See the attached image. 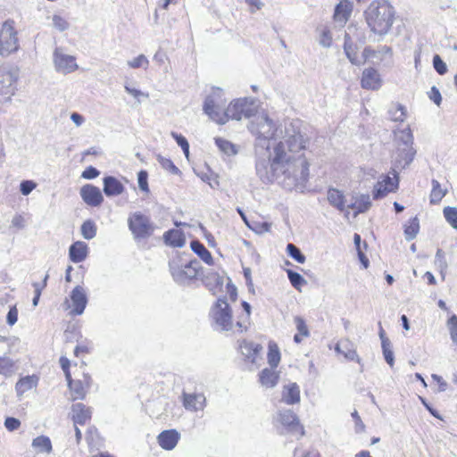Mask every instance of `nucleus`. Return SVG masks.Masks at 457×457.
<instances>
[{
  "label": "nucleus",
  "instance_id": "bf43d9fd",
  "mask_svg": "<svg viewBox=\"0 0 457 457\" xmlns=\"http://www.w3.org/2000/svg\"><path fill=\"white\" fill-rule=\"evenodd\" d=\"M124 88H125V90H126V92L128 94L131 95L132 96L137 98L138 101H139L140 97H145V98H148L149 97V94L148 93L142 92L141 90L137 89L135 87H130L128 85H125Z\"/></svg>",
  "mask_w": 457,
  "mask_h": 457
},
{
  "label": "nucleus",
  "instance_id": "680f3d73",
  "mask_svg": "<svg viewBox=\"0 0 457 457\" xmlns=\"http://www.w3.org/2000/svg\"><path fill=\"white\" fill-rule=\"evenodd\" d=\"M18 320V310L16 306H12L10 308L7 316H6V321L10 326L14 325L17 322Z\"/></svg>",
  "mask_w": 457,
  "mask_h": 457
},
{
  "label": "nucleus",
  "instance_id": "393cba45",
  "mask_svg": "<svg viewBox=\"0 0 457 457\" xmlns=\"http://www.w3.org/2000/svg\"><path fill=\"white\" fill-rule=\"evenodd\" d=\"M282 399L287 404H295L300 402V389L296 383H291L284 386Z\"/></svg>",
  "mask_w": 457,
  "mask_h": 457
},
{
  "label": "nucleus",
  "instance_id": "4c0bfd02",
  "mask_svg": "<svg viewBox=\"0 0 457 457\" xmlns=\"http://www.w3.org/2000/svg\"><path fill=\"white\" fill-rule=\"evenodd\" d=\"M80 232L85 239H93L96 235V226L95 222L91 220L84 221L81 225Z\"/></svg>",
  "mask_w": 457,
  "mask_h": 457
},
{
  "label": "nucleus",
  "instance_id": "0e129e2a",
  "mask_svg": "<svg viewBox=\"0 0 457 457\" xmlns=\"http://www.w3.org/2000/svg\"><path fill=\"white\" fill-rule=\"evenodd\" d=\"M49 276L48 274H46L43 279V282L42 283H39V282H34L33 283V287L35 289V295H41V293H42V290L46 287L47 285V279H48Z\"/></svg>",
  "mask_w": 457,
  "mask_h": 457
},
{
  "label": "nucleus",
  "instance_id": "58836bf2",
  "mask_svg": "<svg viewBox=\"0 0 457 457\" xmlns=\"http://www.w3.org/2000/svg\"><path fill=\"white\" fill-rule=\"evenodd\" d=\"M393 177H390L389 175L383 176L381 180H378V182H383L385 187L389 190V192H394L398 188V173L395 170V169H393L392 171Z\"/></svg>",
  "mask_w": 457,
  "mask_h": 457
},
{
  "label": "nucleus",
  "instance_id": "a211bd4d",
  "mask_svg": "<svg viewBox=\"0 0 457 457\" xmlns=\"http://www.w3.org/2000/svg\"><path fill=\"white\" fill-rule=\"evenodd\" d=\"M183 404L187 410L197 411L203 410L205 405V397L202 394H183Z\"/></svg>",
  "mask_w": 457,
  "mask_h": 457
},
{
  "label": "nucleus",
  "instance_id": "de8ad7c7",
  "mask_svg": "<svg viewBox=\"0 0 457 457\" xmlns=\"http://www.w3.org/2000/svg\"><path fill=\"white\" fill-rule=\"evenodd\" d=\"M127 63L132 69H137V68H141V67H144L145 69H146V67L148 66L149 61L145 54H141L137 57L128 61Z\"/></svg>",
  "mask_w": 457,
  "mask_h": 457
},
{
  "label": "nucleus",
  "instance_id": "0eeeda50",
  "mask_svg": "<svg viewBox=\"0 0 457 457\" xmlns=\"http://www.w3.org/2000/svg\"><path fill=\"white\" fill-rule=\"evenodd\" d=\"M169 266L173 279L179 284H185L195 278L201 267L196 259L189 261L185 265H179L173 260L170 262Z\"/></svg>",
  "mask_w": 457,
  "mask_h": 457
},
{
  "label": "nucleus",
  "instance_id": "8fccbe9b",
  "mask_svg": "<svg viewBox=\"0 0 457 457\" xmlns=\"http://www.w3.org/2000/svg\"><path fill=\"white\" fill-rule=\"evenodd\" d=\"M53 26L60 32H63L70 28L69 22L62 16L54 14L52 18Z\"/></svg>",
  "mask_w": 457,
  "mask_h": 457
},
{
  "label": "nucleus",
  "instance_id": "423d86ee",
  "mask_svg": "<svg viewBox=\"0 0 457 457\" xmlns=\"http://www.w3.org/2000/svg\"><path fill=\"white\" fill-rule=\"evenodd\" d=\"M128 225L135 239L147 238L154 230L150 218L139 212H136L129 217Z\"/></svg>",
  "mask_w": 457,
  "mask_h": 457
},
{
  "label": "nucleus",
  "instance_id": "f8f14e48",
  "mask_svg": "<svg viewBox=\"0 0 457 457\" xmlns=\"http://www.w3.org/2000/svg\"><path fill=\"white\" fill-rule=\"evenodd\" d=\"M79 195L86 204L91 207H97L104 202V196L101 190L91 184H86L81 187Z\"/></svg>",
  "mask_w": 457,
  "mask_h": 457
},
{
  "label": "nucleus",
  "instance_id": "79ce46f5",
  "mask_svg": "<svg viewBox=\"0 0 457 457\" xmlns=\"http://www.w3.org/2000/svg\"><path fill=\"white\" fill-rule=\"evenodd\" d=\"M287 274L291 285L297 290H301V287L307 283L304 278L292 270H287Z\"/></svg>",
  "mask_w": 457,
  "mask_h": 457
},
{
  "label": "nucleus",
  "instance_id": "5701e85b",
  "mask_svg": "<svg viewBox=\"0 0 457 457\" xmlns=\"http://www.w3.org/2000/svg\"><path fill=\"white\" fill-rule=\"evenodd\" d=\"M72 420L74 424L84 425L91 418V411L83 403L72 405Z\"/></svg>",
  "mask_w": 457,
  "mask_h": 457
},
{
  "label": "nucleus",
  "instance_id": "4468645a",
  "mask_svg": "<svg viewBox=\"0 0 457 457\" xmlns=\"http://www.w3.org/2000/svg\"><path fill=\"white\" fill-rule=\"evenodd\" d=\"M280 423L291 432H298L301 436L304 435V428L301 425L296 414L291 410H283L278 413Z\"/></svg>",
  "mask_w": 457,
  "mask_h": 457
},
{
  "label": "nucleus",
  "instance_id": "e433bc0d",
  "mask_svg": "<svg viewBox=\"0 0 457 457\" xmlns=\"http://www.w3.org/2000/svg\"><path fill=\"white\" fill-rule=\"evenodd\" d=\"M242 307L244 311L245 312V317L241 318L236 323V328H237V331L242 333L247 329L248 324H249V319L251 314V305L245 302H242Z\"/></svg>",
  "mask_w": 457,
  "mask_h": 457
},
{
  "label": "nucleus",
  "instance_id": "a19ab883",
  "mask_svg": "<svg viewBox=\"0 0 457 457\" xmlns=\"http://www.w3.org/2000/svg\"><path fill=\"white\" fill-rule=\"evenodd\" d=\"M280 361V353L278 347L275 344H270L268 353V362L270 368L275 369Z\"/></svg>",
  "mask_w": 457,
  "mask_h": 457
},
{
  "label": "nucleus",
  "instance_id": "338daca9",
  "mask_svg": "<svg viewBox=\"0 0 457 457\" xmlns=\"http://www.w3.org/2000/svg\"><path fill=\"white\" fill-rule=\"evenodd\" d=\"M431 377L433 380L436 381L439 385V392H445L447 389V383L443 379L441 376L433 374Z\"/></svg>",
  "mask_w": 457,
  "mask_h": 457
},
{
  "label": "nucleus",
  "instance_id": "72a5a7b5",
  "mask_svg": "<svg viewBox=\"0 0 457 457\" xmlns=\"http://www.w3.org/2000/svg\"><path fill=\"white\" fill-rule=\"evenodd\" d=\"M420 229V222L417 217L411 219L408 224L404 225V237L407 241L416 237Z\"/></svg>",
  "mask_w": 457,
  "mask_h": 457
},
{
  "label": "nucleus",
  "instance_id": "ddd939ff",
  "mask_svg": "<svg viewBox=\"0 0 457 457\" xmlns=\"http://www.w3.org/2000/svg\"><path fill=\"white\" fill-rule=\"evenodd\" d=\"M204 112L210 117V119L219 124H225L228 121V118H226V112L222 111L221 107L216 104L214 97L212 96H208L205 98Z\"/></svg>",
  "mask_w": 457,
  "mask_h": 457
},
{
  "label": "nucleus",
  "instance_id": "b1692460",
  "mask_svg": "<svg viewBox=\"0 0 457 457\" xmlns=\"http://www.w3.org/2000/svg\"><path fill=\"white\" fill-rule=\"evenodd\" d=\"M91 378L85 375L84 382L80 380L70 381V390L73 395V399H83L86 395V387H89Z\"/></svg>",
  "mask_w": 457,
  "mask_h": 457
},
{
  "label": "nucleus",
  "instance_id": "3c124183",
  "mask_svg": "<svg viewBox=\"0 0 457 457\" xmlns=\"http://www.w3.org/2000/svg\"><path fill=\"white\" fill-rule=\"evenodd\" d=\"M433 66L436 72L440 75H444L447 71L446 63L441 59L438 54L433 57Z\"/></svg>",
  "mask_w": 457,
  "mask_h": 457
},
{
  "label": "nucleus",
  "instance_id": "f257e3e1",
  "mask_svg": "<svg viewBox=\"0 0 457 457\" xmlns=\"http://www.w3.org/2000/svg\"><path fill=\"white\" fill-rule=\"evenodd\" d=\"M248 129L265 148L263 156L258 154L255 164L263 183L277 181L292 189L308 180L309 162L304 154L308 138L302 134L299 120H286L282 129L263 113L255 117Z\"/></svg>",
  "mask_w": 457,
  "mask_h": 457
},
{
  "label": "nucleus",
  "instance_id": "13d9d810",
  "mask_svg": "<svg viewBox=\"0 0 457 457\" xmlns=\"http://www.w3.org/2000/svg\"><path fill=\"white\" fill-rule=\"evenodd\" d=\"M100 171L96 168L93 166H88L83 170L81 177L85 179H93L98 177Z\"/></svg>",
  "mask_w": 457,
  "mask_h": 457
},
{
  "label": "nucleus",
  "instance_id": "4be33fe9",
  "mask_svg": "<svg viewBox=\"0 0 457 457\" xmlns=\"http://www.w3.org/2000/svg\"><path fill=\"white\" fill-rule=\"evenodd\" d=\"M335 350L342 353L345 358L348 361H356L358 363H361V359L358 356L356 350L352 347V343L348 340H342L337 344Z\"/></svg>",
  "mask_w": 457,
  "mask_h": 457
},
{
  "label": "nucleus",
  "instance_id": "37998d69",
  "mask_svg": "<svg viewBox=\"0 0 457 457\" xmlns=\"http://www.w3.org/2000/svg\"><path fill=\"white\" fill-rule=\"evenodd\" d=\"M216 145L219 147V149L223 152L224 154L228 155H233L237 154L236 145L232 144L231 142L218 137L215 139Z\"/></svg>",
  "mask_w": 457,
  "mask_h": 457
},
{
  "label": "nucleus",
  "instance_id": "412c9836",
  "mask_svg": "<svg viewBox=\"0 0 457 457\" xmlns=\"http://www.w3.org/2000/svg\"><path fill=\"white\" fill-rule=\"evenodd\" d=\"M88 253L87 245L83 241L73 243L69 248V256L71 262L79 263L83 262Z\"/></svg>",
  "mask_w": 457,
  "mask_h": 457
},
{
  "label": "nucleus",
  "instance_id": "a18cd8bd",
  "mask_svg": "<svg viewBox=\"0 0 457 457\" xmlns=\"http://www.w3.org/2000/svg\"><path fill=\"white\" fill-rule=\"evenodd\" d=\"M381 347L385 361L390 367H393L395 363V356L391 342L384 341L383 345H381Z\"/></svg>",
  "mask_w": 457,
  "mask_h": 457
},
{
  "label": "nucleus",
  "instance_id": "39448f33",
  "mask_svg": "<svg viewBox=\"0 0 457 457\" xmlns=\"http://www.w3.org/2000/svg\"><path fill=\"white\" fill-rule=\"evenodd\" d=\"M211 316L214 322V328L219 331H232L234 323L231 309L226 299H218L212 307Z\"/></svg>",
  "mask_w": 457,
  "mask_h": 457
},
{
  "label": "nucleus",
  "instance_id": "f3484780",
  "mask_svg": "<svg viewBox=\"0 0 457 457\" xmlns=\"http://www.w3.org/2000/svg\"><path fill=\"white\" fill-rule=\"evenodd\" d=\"M180 438V434L175 429L164 430L159 434L157 441L159 445L167 451L174 449Z\"/></svg>",
  "mask_w": 457,
  "mask_h": 457
},
{
  "label": "nucleus",
  "instance_id": "69168bd1",
  "mask_svg": "<svg viewBox=\"0 0 457 457\" xmlns=\"http://www.w3.org/2000/svg\"><path fill=\"white\" fill-rule=\"evenodd\" d=\"M171 137L176 140V142L181 148H185V146H187L189 145L187 138L180 134L171 132Z\"/></svg>",
  "mask_w": 457,
  "mask_h": 457
},
{
  "label": "nucleus",
  "instance_id": "c9c22d12",
  "mask_svg": "<svg viewBox=\"0 0 457 457\" xmlns=\"http://www.w3.org/2000/svg\"><path fill=\"white\" fill-rule=\"evenodd\" d=\"M352 12V7L349 4L339 3L335 9L334 17L337 21H346Z\"/></svg>",
  "mask_w": 457,
  "mask_h": 457
},
{
  "label": "nucleus",
  "instance_id": "6ab92c4d",
  "mask_svg": "<svg viewBox=\"0 0 457 457\" xmlns=\"http://www.w3.org/2000/svg\"><path fill=\"white\" fill-rule=\"evenodd\" d=\"M104 193L107 196H116L123 193L124 186L122 183L112 176L104 177L103 179Z\"/></svg>",
  "mask_w": 457,
  "mask_h": 457
},
{
  "label": "nucleus",
  "instance_id": "f03ea898",
  "mask_svg": "<svg viewBox=\"0 0 457 457\" xmlns=\"http://www.w3.org/2000/svg\"><path fill=\"white\" fill-rule=\"evenodd\" d=\"M364 15L370 30L383 37L390 31L394 24L395 11L387 0H374L370 4Z\"/></svg>",
  "mask_w": 457,
  "mask_h": 457
},
{
  "label": "nucleus",
  "instance_id": "2f4dec72",
  "mask_svg": "<svg viewBox=\"0 0 457 457\" xmlns=\"http://www.w3.org/2000/svg\"><path fill=\"white\" fill-rule=\"evenodd\" d=\"M388 115L391 120L403 122L406 119V109L401 104H392L388 110Z\"/></svg>",
  "mask_w": 457,
  "mask_h": 457
},
{
  "label": "nucleus",
  "instance_id": "4d7b16f0",
  "mask_svg": "<svg viewBox=\"0 0 457 457\" xmlns=\"http://www.w3.org/2000/svg\"><path fill=\"white\" fill-rule=\"evenodd\" d=\"M147 178L148 174L145 170H140L137 174L138 187L144 192H149Z\"/></svg>",
  "mask_w": 457,
  "mask_h": 457
},
{
  "label": "nucleus",
  "instance_id": "5fc2aeb1",
  "mask_svg": "<svg viewBox=\"0 0 457 457\" xmlns=\"http://www.w3.org/2000/svg\"><path fill=\"white\" fill-rule=\"evenodd\" d=\"M37 187L33 180H23L20 184V190L23 195H29Z\"/></svg>",
  "mask_w": 457,
  "mask_h": 457
},
{
  "label": "nucleus",
  "instance_id": "e2e57ef3",
  "mask_svg": "<svg viewBox=\"0 0 457 457\" xmlns=\"http://www.w3.org/2000/svg\"><path fill=\"white\" fill-rule=\"evenodd\" d=\"M429 98L436 104L440 105L442 101V96L440 91L434 86L431 87Z\"/></svg>",
  "mask_w": 457,
  "mask_h": 457
},
{
  "label": "nucleus",
  "instance_id": "09e8293b",
  "mask_svg": "<svg viewBox=\"0 0 457 457\" xmlns=\"http://www.w3.org/2000/svg\"><path fill=\"white\" fill-rule=\"evenodd\" d=\"M157 160H158L159 163L161 164V166L164 170L170 171V173L178 174L179 172V168L174 165V163L172 162L171 160L165 158L162 155H158Z\"/></svg>",
  "mask_w": 457,
  "mask_h": 457
},
{
  "label": "nucleus",
  "instance_id": "c756f323",
  "mask_svg": "<svg viewBox=\"0 0 457 457\" xmlns=\"http://www.w3.org/2000/svg\"><path fill=\"white\" fill-rule=\"evenodd\" d=\"M190 247L192 251L196 253L205 263L209 265L213 263V259L211 253L201 242L198 240H193L190 243Z\"/></svg>",
  "mask_w": 457,
  "mask_h": 457
},
{
  "label": "nucleus",
  "instance_id": "20e7f679",
  "mask_svg": "<svg viewBox=\"0 0 457 457\" xmlns=\"http://www.w3.org/2000/svg\"><path fill=\"white\" fill-rule=\"evenodd\" d=\"M20 48L18 30L15 28V21L8 19L4 21L0 28V55L7 57L16 53Z\"/></svg>",
  "mask_w": 457,
  "mask_h": 457
},
{
  "label": "nucleus",
  "instance_id": "6e6d98bb",
  "mask_svg": "<svg viewBox=\"0 0 457 457\" xmlns=\"http://www.w3.org/2000/svg\"><path fill=\"white\" fill-rule=\"evenodd\" d=\"M295 323L296 328L301 336L309 337V335H310L309 329H308V327L303 318H301L299 316L295 317Z\"/></svg>",
  "mask_w": 457,
  "mask_h": 457
},
{
  "label": "nucleus",
  "instance_id": "052dcab7",
  "mask_svg": "<svg viewBox=\"0 0 457 457\" xmlns=\"http://www.w3.org/2000/svg\"><path fill=\"white\" fill-rule=\"evenodd\" d=\"M20 426H21V421L16 418L8 417L4 420V427L9 431H14V430L18 429L20 428Z\"/></svg>",
  "mask_w": 457,
  "mask_h": 457
},
{
  "label": "nucleus",
  "instance_id": "a878e982",
  "mask_svg": "<svg viewBox=\"0 0 457 457\" xmlns=\"http://www.w3.org/2000/svg\"><path fill=\"white\" fill-rule=\"evenodd\" d=\"M328 203L340 212L345 211V199L343 192L336 188H329L328 190Z\"/></svg>",
  "mask_w": 457,
  "mask_h": 457
},
{
  "label": "nucleus",
  "instance_id": "cd10ccee",
  "mask_svg": "<svg viewBox=\"0 0 457 457\" xmlns=\"http://www.w3.org/2000/svg\"><path fill=\"white\" fill-rule=\"evenodd\" d=\"M163 237L165 243L173 247H182L186 243L184 235L177 229H170L165 232Z\"/></svg>",
  "mask_w": 457,
  "mask_h": 457
},
{
  "label": "nucleus",
  "instance_id": "ea45409f",
  "mask_svg": "<svg viewBox=\"0 0 457 457\" xmlns=\"http://www.w3.org/2000/svg\"><path fill=\"white\" fill-rule=\"evenodd\" d=\"M14 362L8 357H0V374L11 377L14 374Z\"/></svg>",
  "mask_w": 457,
  "mask_h": 457
},
{
  "label": "nucleus",
  "instance_id": "f704fd0d",
  "mask_svg": "<svg viewBox=\"0 0 457 457\" xmlns=\"http://www.w3.org/2000/svg\"><path fill=\"white\" fill-rule=\"evenodd\" d=\"M446 190L441 187L440 183L436 179L432 180V190L430 193V203L432 204H438L446 195Z\"/></svg>",
  "mask_w": 457,
  "mask_h": 457
},
{
  "label": "nucleus",
  "instance_id": "9d476101",
  "mask_svg": "<svg viewBox=\"0 0 457 457\" xmlns=\"http://www.w3.org/2000/svg\"><path fill=\"white\" fill-rule=\"evenodd\" d=\"M53 57L54 69L59 73L66 75L79 68L76 58L73 55L65 54L62 48H55Z\"/></svg>",
  "mask_w": 457,
  "mask_h": 457
},
{
  "label": "nucleus",
  "instance_id": "7c9ffc66",
  "mask_svg": "<svg viewBox=\"0 0 457 457\" xmlns=\"http://www.w3.org/2000/svg\"><path fill=\"white\" fill-rule=\"evenodd\" d=\"M31 445L37 453H50L53 449L50 438L46 436H39L34 438Z\"/></svg>",
  "mask_w": 457,
  "mask_h": 457
},
{
  "label": "nucleus",
  "instance_id": "aec40b11",
  "mask_svg": "<svg viewBox=\"0 0 457 457\" xmlns=\"http://www.w3.org/2000/svg\"><path fill=\"white\" fill-rule=\"evenodd\" d=\"M358 46L353 44L350 35L345 33L344 42L345 54L352 64L360 66L363 64V60H361V57L358 56Z\"/></svg>",
  "mask_w": 457,
  "mask_h": 457
},
{
  "label": "nucleus",
  "instance_id": "473e14b6",
  "mask_svg": "<svg viewBox=\"0 0 457 457\" xmlns=\"http://www.w3.org/2000/svg\"><path fill=\"white\" fill-rule=\"evenodd\" d=\"M357 204V211L354 212V217L360 213L366 212L371 206L370 196L367 194L355 195L353 196Z\"/></svg>",
  "mask_w": 457,
  "mask_h": 457
},
{
  "label": "nucleus",
  "instance_id": "1a4fd4ad",
  "mask_svg": "<svg viewBox=\"0 0 457 457\" xmlns=\"http://www.w3.org/2000/svg\"><path fill=\"white\" fill-rule=\"evenodd\" d=\"M20 76V70L14 66L3 67L0 69V93L13 96L17 90V81Z\"/></svg>",
  "mask_w": 457,
  "mask_h": 457
},
{
  "label": "nucleus",
  "instance_id": "6e6552de",
  "mask_svg": "<svg viewBox=\"0 0 457 457\" xmlns=\"http://www.w3.org/2000/svg\"><path fill=\"white\" fill-rule=\"evenodd\" d=\"M253 104V100L248 98H239L231 102L225 110L226 118L228 120L229 119L240 120L242 118H251L255 113Z\"/></svg>",
  "mask_w": 457,
  "mask_h": 457
},
{
  "label": "nucleus",
  "instance_id": "603ef678",
  "mask_svg": "<svg viewBox=\"0 0 457 457\" xmlns=\"http://www.w3.org/2000/svg\"><path fill=\"white\" fill-rule=\"evenodd\" d=\"M389 192V190L385 187L383 182H377L374 186L373 190V198L374 199H381L385 197Z\"/></svg>",
  "mask_w": 457,
  "mask_h": 457
},
{
  "label": "nucleus",
  "instance_id": "7ed1b4c3",
  "mask_svg": "<svg viewBox=\"0 0 457 457\" xmlns=\"http://www.w3.org/2000/svg\"><path fill=\"white\" fill-rule=\"evenodd\" d=\"M395 142L396 151L395 156V167L396 169H404L410 165L416 154L413 147V135L408 127L403 129L395 131Z\"/></svg>",
  "mask_w": 457,
  "mask_h": 457
},
{
  "label": "nucleus",
  "instance_id": "864d4df0",
  "mask_svg": "<svg viewBox=\"0 0 457 457\" xmlns=\"http://www.w3.org/2000/svg\"><path fill=\"white\" fill-rule=\"evenodd\" d=\"M448 328L451 335V339L453 343L457 344V316L453 315L447 322Z\"/></svg>",
  "mask_w": 457,
  "mask_h": 457
},
{
  "label": "nucleus",
  "instance_id": "49530a36",
  "mask_svg": "<svg viewBox=\"0 0 457 457\" xmlns=\"http://www.w3.org/2000/svg\"><path fill=\"white\" fill-rule=\"evenodd\" d=\"M287 254L297 262L304 263L306 258L296 245L293 244H288L287 245Z\"/></svg>",
  "mask_w": 457,
  "mask_h": 457
},
{
  "label": "nucleus",
  "instance_id": "774afa93",
  "mask_svg": "<svg viewBox=\"0 0 457 457\" xmlns=\"http://www.w3.org/2000/svg\"><path fill=\"white\" fill-rule=\"evenodd\" d=\"M378 52L376 50L371 49L370 47L367 46L364 48L362 54L361 56V60H363V63L370 57H373L376 55Z\"/></svg>",
  "mask_w": 457,
  "mask_h": 457
},
{
  "label": "nucleus",
  "instance_id": "9b49d317",
  "mask_svg": "<svg viewBox=\"0 0 457 457\" xmlns=\"http://www.w3.org/2000/svg\"><path fill=\"white\" fill-rule=\"evenodd\" d=\"M239 349L245 361L254 364L256 367L260 365V361L262 360L260 354L263 349L260 344L243 340L239 344Z\"/></svg>",
  "mask_w": 457,
  "mask_h": 457
},
{
  "label": "nucleus",
  "instance_id": "2eb2a0df",
  "mask_svg": "<svg viewBox=\"0 0 457 457\" xmlns=\"http://www.w3.org/2000/svg\"><path fill=\"white\" fill-rule=\"evenodd\" d=\"M71 300L73 305L71 313L72 315H81L87 303L86 292L81 286H77L73 288L71 293Z\"/></svg>",
  "mask_w": 457,
  "mask_h": 457
},
{
  "label": "nucleus",
  "instance_id": "c03bdc74",
  "mask_svg": "<svg viewBox=\"0 0 457 457\" xmlns=\"http://www.w3.org/2000/svg\"><path fill=\"white\" fill-rule=\"evenodd\" d=\"M444 216L451 227L457 230V208L446 206L443 210Z\"/></svg>",
  "mask_w": 457,
  "mask_h": 457
},
{
  "label": "nucleus",
  "instance_id": "bb28decb",
  "mask_svg": "<svg viewBox=\"0 0 457 457\" xmlns=\"http://www.w3.org/2000/svg\"><path fill=\"white\" fill-rule=\"evenodd\" d=\"M260 383L267 388L274 387L278 381V374L271 369H263L260 373Z\"/></svg>",
  "mask_w": 457,
  "mask_h": 457
},
{
  "label": "nucleus",
  "instance_id": "dca6fc26",
  "mask_svg": "<svg viewBox=\"0 0 457 457\" xmlns=\"http://www.w3.org/2000/svg\"><path fill=\"white\" fill-rule=\"evenodd\" d=\"M361 85L364 89H378L381 86V79L378 71L374 68L365 69L362 72Z\"/></svg>",
  "mask_w": 457,
  "mask_h": 457
},
{
  "label": "nucleus",
  "instance_id": "c85d7f7f",
  "mask_svg": "<svg viewBox=\"0 0 457 457\" xmlns=\"http://www.w3.org/2000/svg\"><path fill=\"white\" fill-rule=\"evenodd\" d=\"M37 384V378L35 376H26L21 378L15 386V390L18 396H21L29 390L36 387Z\"/></svg>",
  "mask_w": 457,
  "mask_h": 457
}]
</instances>
